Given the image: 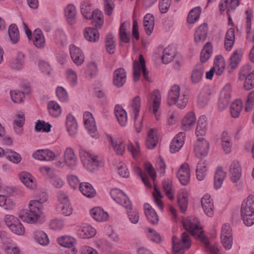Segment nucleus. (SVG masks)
<instances>
[{"label": "nucleus", "mask_w": 254, "mask_h": 254, "mask_svg": "<svg viewBox=\"0 0 254 254\" xmlns=\"http://www.w3.org/2000/svg\"><path fill=\"white\" fill-rule=\"evenodd\" d=\"M183 225L187 232H183L179 239L176 236L172 237V247L174 254H184L189 249L191 244L190 235L199 240L204 245L205 248L209 251L211 254H220L217 246H211L207 238L203 233L201 227L197 224V221L187 218L183 221Z\"/></svg>", "instance_id": "1"}, {"label": "nucleus", "mask_w": 254, "mask_h": 254, "mask_svg": "<svg viewBox=\"0 0 254 254\" xmlns=\"http://www.w3.org/2000/svg\"><path fill=\"white\" fill-rule=\"evenodd\" d=\"M83 120L85 127L91 133L95 132L96 127L92 114L88 112H85L83 116Z\"/></svg>", "instance_id": "34"}, {"label": "nucleus", "mask_w": 254, "mask_h": 254, "mask_svg": "<svg viewBox=\"0 0 254 254\" xmlns=\"http://www.w3.org/2000/svg\"><path fill=\"white\" fill-rule=\"evenodd\" d=\"M33 36V42L35 47L37 48H43L45 46V39L42 31L39 29H35Z\"/></svg>", "instance_id": "30"}, {"label": "nucleus", "mask_w": 254, "mask_h": 254, "mask_svg": "<svg viewBox=\"0 0 254 254\" xmlns=\"http://www.w3.org/2000/svg\"><path fill=\"white\" fill-rule=\"evenodd\" d=\"M64 162L70 168L73 169L77 164V158L74 154L73 149L67 147L64 152Z\"/></svg>", "instance_id": "17"}, {"label": "nucleus", "mask_w": 254, "mask_h": 254, "mask_svg": "<svg viewBox=\"0 0 254 254\" xmlns=\"http://www.w3.org/2000/svg\"><path fill=\"white\" fill-rule=\"evenodd\" d=\"M141 106V99L139 96H136L132 100L130 107L135 115V119L138 118Z\"/></svg>", "instance_id": "53"}, {"label": "nucleus", "mask_w": 254, "mask_h": 254, "mask_svg": "<svg viewBox=\"0 0 254 254\" xmlns=\"http://www.w3.org/2000/svg\"><path fill=\"white\" fill-rule=\"evenodd\" d=\"M33 157L41 161H52L56 157L55 154L49 149H41L36 151L33 154Z\"/></svg>", "instance_id": "14"}, {"label": "nucleus", "mask_w": 254, "mask_h": 254, "mask_svg": "<svg viewBox=\"0 0 254 254\" xmlns=\"http://www.w3.org/2000/svg\"><path fill=\"white\" fill-rule=\"evenodd\" d=\"M90 19H92L93 24L97 28H100L104 22L103 14L99 10H95L92 12Z\"/></svg>", "instance_id": "44"}, {"label": "nucleus", "mask_w": 254, "mask_h": 254, "mask_svg": "<svg viewBox=\"0 0 254 254\" xmlns=\"http://www.w3.org/2000/svg\"><path fill=\"white\" fill-rule=\"evenodd\" d=\"M79 190L82 193L87 197H93L96 194L95 190L92 186L88 183H80Z\"/></svg>", "instance_id": "38"}, {"label": "nucleus", "mask_w": 254, "mask_h": 254, "mask_svg": "<svg viewBox=\"0 0 254 254\" xmlns=\"http://www.w3.org/2000/svg\"><path fill=\"white\" fill-rule=\"evenodd\" d=\"M177 177L181 183L184 185H187L190 180V169L189 165L187 163L183 164L177 172Z\"/></svg>", "instance_id": "11"}, {"label": "nucleus", "mask_w": 254, "mask_h": 254, "mask_svg": "<svg viewBox=\"0 0 254 254\" xmlns=\"http://www.w3.org/2000/svg\"><path fill=\"white\" fill-rule=\"evenodd\" d=\"M250 65H244L240 70L239 79L242 81L245 80L244 87L246 90H250L254 87V70Z\"/></svg>", "instance_id": "6"}, {"label": "nucleus", "mask_w": 254, "mask_h": 254, "mask_svg": "<svg viewBox=\"0 0 254 254\" xmlns=\"http://www.w3.org/2000/svg\"><path fill=\"white\" fill-rule=\"evenodd\" d=\"M64 13L67 21L70 24H72L75 23L76 10L73 5L68 4L64 9Z\"/></svg>", "instance_id": "37"}, {"label": "nucleus", "mask_w": 254, "mask_h": 254, "mask_svg": "<svg viewBox=\"0 0 254 254\" xmlns=\"http://www.w3.org/2000/svg\"><path fill=\"white\" fill-rule=\"evenodd\" d=\"M201 205L205 213L208 216H211L213 214L214 204L210 196L205 194L201 200Z\"/></svg>", "instance_id": "15"}, {"label": "nucleus", "mask_w": 254, "mask_h": 254, "mask_svg": "<svg viewBox=\"0 0 254 254\" xmlns=\"http://www.w3.org/2000/svg\"><path fill=\"white\" fill-rule=\"evenodd\" d=\"M254 107V90L248 95L246 100L245 110L246 112L251 111Z\"/></svg>", "instance_id": "63"}, {"label": "nucleus", "mask_w": 254, "mask_h": 254, "mask_svg": "<svg viewBox=\"0 0 254 254\" xmlns=\"http://www.w3.org/2000/svg\"><path fill=\"white\" fill-rule=\"evenodd\" d=\"M21 181L28 188L34 189L36 184L33 180L32 176L28 172H22L19 174Z\"/></svg>", "instance_id": "29"}, {"label": "nucleus", "mask_w": 254, "mask_h": 254, "mask_svg": "<svg viewBox=\"0 0 254 254\" xmlns=\"http://www.w3.org/2000/svg\"><path fill=\"white\" fill-rule=\"evenodd\" d=\"M8 35L12 43H16L19 39V31L14 24H11L8 28Z\"/></svg>", "instance_id": "49"}, {"label": "nucleus", "mask_w": 254, "mask_h": 254, "mask_svg": "<svg viewBox=\"0 0 254 254\" xmlns=\"http://www.w3.org/2000/svg\"><path fill=\"white\" fill-rule=\"evenodd\" d=\"M207 171V165L206 161L204 160H200L197 163L196 169V175L199 181L204 179L206 176Z\"/></svg>", "instance_id": "41"}, {"label": "nucleus", "mask_w": 254, "mask_h": 254, "mask_svg": "<svg viewBox=\"0 0 254 254\" xmlns=\"http://www.w3.org/2000/svg\"><path fill=\"white\" fill-rule=\"evenodd\" d=\"M34 239L39 244L46 246L49 243L47 234L42 231H36L34 233Z\"/></svg>", "instance_id": "46"}, {"label": "nucleus", "mask_w": 254, "mask_h": 254, "mask_svg": "<svg viewBox=\"0 0 254 254\" xmlns=\"http://www.w3.org/2000/svg\"><path fill=\"white\" fill-rule=\"evenodd\" d=\"M213 67L216 70L217 75L220 76L222 74L225 68V63L222 56L218 55L215 57Z\"/></svg>", "instance_id": "36"}, {"label": "nucleus", "mask_w": 254, "mask_h": 254, "mask_svg": "<svg viewBox=\"0 0 254 254\" xmlns=\"http://www.w3.org/2000/svg\"><path fill=\"white\" fill-rule=\"evenodd\" d=\"M242 56V52L241 49H237L234 51L230 61V65L232 69H235L238 66Z\"/></svg>", "instance_id": "48"}, {"label": "nucleus", "mask_w": 254, "mask_h": 254, "mask_svg": "<svg viewBox=\"0 0 254 254\" xmlns=\"http://www.w3.org/2000/svg\"><path fill=\"white\" fill-rule=\"evenodd\" d=\"M29 207V212L21 211L19 214V217L27 223H35L42 215V209H40V204L34 201H30Z\"/></svg>", "instance_id": "4"}, {"label": "nucleus", "mask_w": 254, "mask_h": 254, "mask_svg": "<svg viewBox=\"0 0 254 254\" xmlns=\"http://www.w3.org/2000/svg\"><path fill=\"white\" fill-rule=\"evenodd\" d=\"M115 47L116 45L113 35L111 34H108L106 38V48L108 53L110 54H114Z\"/></svg>", "instance_id": "58"}, {"label": "nucleus", "mask_w": 254, "mask_h": 254, "mask_svg": "<svg viewBox=\"0 0 254 254\" xmlns=\"http://www.w3.org/2000/svg\"><path fill=\"white\" fill-rule=\"evenodd\" d=\"M76 233L80 238L87 239L95 235L96 230L90 225H85L79 228Z\"/></svg>", "instance_id": "21"}, {"label": "nucleus", "mask_w": 254, "mask_h": 254, "mask_svg": "<svg viewBox=\"0 0 254 254\" xmlns=\"http://www.w3.org/2000/svg\"><path fill=\"white\" fill-rule=\"evenodd\" d=\"M148 237L153 242L160 243L162 240L161 236L155 230L150 228H146Z\"/></svg>", "instance_id": "59"}, {"label": "nucleus", "mask_w": 254, "mask_h": 254, "mask_svg": "<svg viewBox=\"0 0 254 254\" xmlns=\"http://www.w3.org/2000/svg\"><path fill=\"white\" fill-rule=\"evenodd\" d=\"M5 156L8 160L14 163H18L21 160V157L19 154L11 150L6 152Z\"/></svg>", "instance_id": "60"}, {"label": "nucleus", "mask_w": 254, "mask_h": 254, "mask_svg": "<svg viewBox=\"0 0 254 254\" xmlns=\"http://www.w3.org/2000/svg\"><path fill=\"white\" fill-rule=\"evenodd\" d=\"M212 53V45L210 42H207L204 45L200 53V61L202 63L206 62L210 58Z\"/></svg>", "instance_id": "45"}, {"label": "nucleus", "mask_w": 254, "mask_h": 254, "mask_svg": "<svg viewBox=\"0 0 254 254\" xmlns=\"http://www.w3.org/2000/svg\"><path fill=\"white\" fill-rule=\"evenodd\" d=\"M225 177L226 173L222 168H219L216 170L214 176V186L216 189H218L221 187Z\"/></svg>", "instance_id": "40"}, {"label": "nucleus", "mask_w": 254, "mask_h": 254, "mask_svg": "<svg viewBox=\"0 0 254 254\" xmlns=\"http://www.w3.org/2000/svg\"><path fill=\"white\" fill-rule=\"evenodd\" d=\"M70 55L73 62L77 65H80L84 61V55L78 47L74 45L69 47Z\"/></svg>", "instance_id": "13"}, {"label": "nucleus", "mask_w": 254, "mask_h": 254, "mask_svg": "<svg viewBox=\"0 0 254 254\" xmlns=\"http://www.w3.org/2000/svg\"><path fill=\"white\" fill-rule=\"evenodd\" d=\"M91 4L89 2H83L81 5V11L83 16L86 19H90L91 17Z\"/></svg>", "instance_id": "61"}, {"label": "nucleus", "mask_w": 254, "mask_h": 254, "mask_svg": "<svg viewBox=\"0 0 254 254\" xmlns=\"http://www.w3.org/2000/svg\"><path fill=\"white\" fill-rule=\"evenodd\" d=\"M161 94L158 90H155L150 95L149 104L150 110L155 116L157 120L159 119V116L157 114L158 110L161 103Z\"/></svg>", "instance_id": "10"}, {"label": "nucleus", "mask_w": 254, "mask_h": 254, "mask_svg": "<svg viewBox=\"0 0 254 254\" xmlns=\"http://www.w3.org/2000/svg\"><path fill=\"white\" fill-rule=\"evenodd\" d=\"M179 85H173L168 92V103L170 106L176 105L180 109L185 108L189 101V96L185 93H181Z\"/></svg>", "instance_id": "2"}, {"label": "nucleus", "mask_w": 254, "mask_h": 254, "mask_svg": "<svg viewBox=\"0 0 254 254\" xmlns=\"http://www.w3.org/2000/svg\"><path fill=\"white\" fill-rule=\"evenodd\" d=\"M188 192L184 189L180 190L177 194L178 205L182 212H185L188 205Z\"/></svg>", "instance_id": "18"}, {"label": "nucleus", "mask_w": 254, "mask_h": 254, "mask_svg": "<svg viewBox=\"0 0 254 254\" xmlns=\"http://www.w3.org/2000/svg\"><path fill=\"white\" fill-rule=\"evenodd\" d=\"M47 108L49 114L54 118H57L62 114V108L55 101H50L48 104Z\"/></svg>", "instance_id": "33"}, {"label": "nucleus", "mask_w": 254, "mask_h": 254, "mask_svg": "<svg viewBox=\"0 0 254 254\" xmlns=\"http://www.w3.org/2000/svg\"><path fill=\"white\" fill-rule=\"evenodd\" d=\"M139 62L134 61L133 64V79L135 81H138L140 78V71L142 70L143 75L148 81H151L150 77L148 76V72L146 70L145 62L142 55L139 56Z\"/></svg>", "instance_id": "7"}, {"label": "nucleus", "mask_w": 254, "mask_h": 254, "mask_svg": "<svg viewBox=\"0 0 254 254\" xmlns=\"http://www.w3.org/2000/svg\"><path fill=\"white\" fill-rule=\"evenodd\" d=\"M209 94L208 91L203 90L201 91L198 97L197 104L200 107H204L208 103Z\"/></svg>", "instance_id": "54"}, {"label": "nucleus", "mask_w": 254, "mask_h": 254, "mask_svg": "<svg viewBox=\"0 0 254 254\" xmlns=\"http://www.w3.org/2000/svg\"><path fill=\"white\" fill-rule=\"evenodd\" d=\"M115 114L120 125L125 126L127 121V115L125 110L121 106L117 105L115 108Z\"/></svg>", "instance_id": "27"}, {"label": "nucleus", "mask_w": 254, "mask_h": 254, "mask_svg": "<svg viewBox=\"0 0 254 254\" xmlns=\"http://www.w3.org/2000/svg\"><path fill=\"white\" fill-rule=\"evenodd\" d=\"M209 144L208 142L203 138H198L195 142L194 151L197 158L205 157L209 150Z\"/></svg>", "instance_id": "9"}, {"label": "nucleus", "mask_w": 254, "mask_h": 254, "mask_svg": "<svg viewBox=\"0 0 254 254\" xmlns=\"http://www.w3.org/2000/svg\"><path fill=\"white\" fill-rule=\"evenodd\" d=\"M242 109V102L240 100H235L231 105L230 113L232 117L238 118Z\"/></svg>", "instance_id": "47"}, {"label": "nucleus", "mask_w": 254, "mask_h": 254, "mask_svg": "<svg viewBox=\"0 0 254 254\" xmlns=\"http://www.w3.org/2000/svg\"><path fill=\"white\" fill-rule=\"evenodd\" d=\"M51 126L48 123L44 121L38 120L35 126V129L36 131L48 132L51 130Z\"/></svg>", "instance_id": "57"}, {"label": "nucleus", "mask_w": 254, "mask_h": 254, "mask_svg": "<svg viewBox=\"0 0 254 254\" xmlns=\"http://www.w3.org/2000/svg\"><path fill=\"white\" fill-rule=\"evenodd\" d=\"M113 84L118 87H122L127 80V73L123 68H119L113 73Z\"/></svg>", "instance_id": "12"}, {"label": "nucleus", "mask_w": 254, "mask_h": 254, "mask_svg": "<svg viewBox=\"0 0 254 254\" xmlns=\"http://www.w3.org/2000/svg\"><path fill=\"white\" fill-rule=\"evenodd\" d=\"M241 215L244 223L247 226L254 224V196L249 195L242 202Z\"/></svg>", "instance_id": "3"}, {"label": "nucleus", "mask_w": 254, "mask_h": 254, "mask_svg": "<svg viewBox=\"0 0 254 254\" xmlns=\"http://www.w3.org/2000/svg\"><path fill=\"white\" fill-rule=\"evenodd\" d=\"M57 242L60 245L64 247H71L76 244V241L73 237L67 236L58 238Z\"/></svg>", "instance_id": "50"}, {"label": "nucleus", "mask_w": 254, "mask_h": 254, "mask_svg": "<svg viewBox=\"0 0 254 254\" xmlns=\"http://www.w3.org/2000/svg\"><path fill=\"white\" fill-rule=\"evenodd\" d=\"M107 138L109 143L112 145L116 153L118 155H122L125 150V146L124 144L121 140H116L114 141L111 135H108L107 136Z\"/></svg>", "instance_id": "35"}, {"label": "nucleus", "mask_w": 254, "mask_h": 254, "mask_svg": "<svg viewBox=\"0 0 254 254\" xmlns=\"http://www.w3.org/2000/svg\"><path fill=\"white\" fill-rule=\"evenodd\" d=\"M112 198L117 203L127 209L131 208L132 205L127 196L121 190L113 189L110 191Z\"/></svg>", "instance_id": "8"}, {"label": "nucleus", "mask_w": 254, "mask_h": 254, "mask_svg": "<svg viewBox=\"0 0 254 254\" xmlns=\"http://www.w3.org/2000/svg\"><path fill=\"white\" fill-rule=\"evenodd\" d=\"M235 30L230 28L228 29L224 38V47L226 51H230L233 47L235 42Z\"/></svg>", "instance_id": "25"}, {"label": "nucleus", "mask_w": 254, "mask_h": 254, "mask_svg": "<svg viewBox=\"0 0 254 254\" xmlns=\"http://www.w3.org/2000/svg\"><path fill=\"white\" fill-rule=\"evenodd\" d=\"M208 27L206 23L200 25L195 31L194 39L196 43L203 42L206 39L207 34Z\"/></svg>", "instance_id": "23"}, {"label": "nucleus", "mask_w": 254, "mask_h": 254, "mask_svg": "<svg viewBox=\"0 0 254 254\" xmlns=\"http://www.w3.org/2000/svg\"><path fill=\"white\" fill-rule=\"evenodd\" d=\"M158 142L157 132L155 129H151L148 133L147 138L146 140V146L148 149H152L155 147Z\"/></svg>", "instance_id": "39"}, {"label": "nucleus", "mask_w": 254, "mask_h": 254, "mask_svg": "<svg viewBox=\"0 0 254 254\" xmlns=\"http://www.w3.org/2000/svg\"><path fill=\"white\" fill-rule=\"evenodd\" d=\"M231 179L233 183H237L242 176V169L238 162L234 161L230 166Z\"/></svg>", "instance_id": "19"}, {"label": "nucleus", "mask_w": 254, "mask_h": 254, "mask_svg": "<svg viewBox=\"0 0 254 254\" xmlns=\"http://www.w3.org/2000/svg\"><path fill=\"white\" fill-rule=\"evenodd\" d=\"M204 72V66L199 64L196 65L192 69L191 75V81L192 83H199L202 79Z\"/></svg>", "instance_id": "24"}, {"label": "nucleus", "mask_w": 254, "mask_h": 254, "mask_svg": "<svg viewBox=\"0 0 254 254\" xmlns=\"http://www.w3.org/2000/svg\"><path fill=\"white\" fill-rule=\"evenodd\" d=\"M186 134L185 132H180L174 137L170 144V151L172 153L178 151L183 146L184 143Z\"/></svg>", "instance_id": "16"}, {"label": "nucleus", "mask_w": 254, "mask_h": 254, "mask_svg": "<svg viewBox=\"0 0 254 254\" xmlns=\"http://www.w3.org/2000/svg\"><path fill=\"white\" fill-rule=\"evenodd\" d=\"M57 211L65 216H69L72 212V208L70 203H59L57 207Z\"/></svg>", "instance_id": "55"}, {"label": "nucleus", "mask_w": 254, "mask_h": 254, "mask_svg": "<svg viewBox=\"0 0 254 254\" xmlns=\"http://www.w3.org/2000/svg\"><path fill=\"white\" fill-rule=\"evenodd\" d=\"M66 127L67 130L71 136H75L78 130V125L75 118L70 114L66 117Z\"/></svg>", "instance_id": "22"}, {"label": "nucleus", "mask_w": 254, "mask_h": 254, "mask_svg": "<svg viewBox=\"0 0 254 254\" xmlns=\"http://www.w3.org/2000/svg\"><path fill=\"white\" fill-rule=\"evenodd\" d=\"M163 189L168 197L172 200L174 198V192L172 189V182L165 180L162 182Z\"/></svg>", "instance_id": "51"}, {"label": "nucleus", "mask_w": 254, "mask_h": 254, "mask_svg": "<svg viewBox=\"0 0 254 254\" xmlns=\"http://www.w3.org/2000/svg\"><path fill=\"white\" fill-rule=\"evenodd\" d=\"M143 26L146 33L148 35H150L154 29V18L152 14L147 13L144 17Z\"/></svg>", "instance_id": "31"}, {"label": "nucleus", "mask_w": 254, "mask_h": 254, "mask_svg": "<svg viewBox=\"0 0 254 254\" xmlns=\"http://www.w3.org/2000/svg\"><path fill=\"white\" fill-rule=\"evenodd\" d=\"M174 52L173 50L168 47L166 48L163 51V54L162 57L163 62L164 64H168L171 62L174 57Z\"/></svg>", "instance_id": "56"}, {"label": "nucleus", "mask_w": 254, "mask_h": 254, "mask_svg": "<svg viewBox=\"0 0 254 254\" xmlns=\"http://www.w3.org/2000/svg\"><path fill=\"white\" fill-rule=\"evenodd\" d=\"M90 214L93 218L97 221H106L108 214L100 207L93 208L90 210Z\"/></svg>", "instance_id": "32"}, {"label": "nucleus", "mask_w": 254, "mask_h": 254, "mask_svg": "<svg viewBox=\"0 0 254 254\" xmlns=\"http://www.w3.org/2000/svg\"><path fill=\"white\" fill-rule=\"evenodd\" d=\"M19 219L17 217L12 215L7 214L4 217V223L10 229L13 230L14 226L13 224L17 223Z\"/></svg>", "instance_id": "62"}, {"label": "nucleus", "mask_w": 254, "mask_h": 254, "mask_svg": "<svg viewBox=\"0 0 254 254\" xmlns=\"http://www.w3.org/2000/svg\"><path fill=\"white\" fill-rule=\"evenodd\" d=\"M84 38L91 42H96L99 39L100 34L96 28L87 27L84 29Z\"/></svg>", "instance_id": "26"}, {"label": "nucleus", "mask_w": 254, "mask_h": 254, "mask_svg": "<svg viewBox=\"0 0 254 254\" xmlns=\"http://www.w3.org/2000/svg\"><path fill=\"white\" fill-rule=\"evenodd\" d=\"M201 10L199 7H195L191 9L189 12L187 21L190 24L194 23L199 18Z\"/></svg>", "instance_id": "52"}, {"label": "nucleus", "mask_w": 254, "mask_h": 254, "mask_svg": "<svg viewBox=\"0 0 254 254\" xmlns=\"http://www.w3.org/2000/svg\"><path fill=\"white\" fill-rule=\"evenodd\" d=\"M10 96L12 100L14 102L17 103L22 102L25 97L23 92L15 90L10 91Z\"/></svg>", "instance_id": "64"}, {"label": "nucleus", "mask_w": 254, "mask_h": 254, "mask_svg": "<svg viewBox=\"0 0 254 254\" xmlns=\"http://www.w3.org/2000/svg\"><path fill=\"white\" fill-rule=\"evenodd\" d=\"M79 153L83 165L87 170L94 172L98 169L99 161L96 156L82 148L79 149Z\"/></svg>", "instance_id": "5"}, {"label": "nucleus", "mask_w": 254, "mask_h": 254, "mask_svg": "<svg viewBox=\"0 0 254 254\" xmlns=\"http://www.w3.org/2000/svg\"><path fill=\"white\" fill-rule=\"evenodd\" d=\"M24 121L25 118L23 113L17 115L16 119L13 122L14 129L16 134L18 135L22 134Z\"/></svg>", "instance_id": "42"}, {"label": "nucleus", "mask_w": 254, "mask_h": 254, "mask_svg": "<svg viewBox=\"0 0 254 254\" xmlns=\"http://www.w3.org/2000/svg\"><path fill=\"white\" fill-rule=\"evenodd\" d=\"M195 115L192 112H189L183 119L182 127L184 130H189L195 123Z\"/></svg>", "instance_id": "28"}, {"label": "nucleus", "mask_w": 254, "mask_h": 254, "mask_svg": "<svg viewBox=\"0 0 254 254\" xmlns=\"http://www.w3.org/2000/svg\"><path fill=\"white\" fill-rule=\"evenodd\" d=\"M145 215L148 221L152 224H157L159 221V217L152 206L146 203L144 205Z\"/></svg>", "instance_id": "20"}, {"label": "nucleus", "mask_w": 254, "mask_h": 254, "mask_svg": "<svg viewBox=\"0 0 254 254\" xmlns=\"http://www.w3.org/2000/svg\"><path fill=\"white\" fill-rule=\"evenodd\" d=\"M207 128V121L205 116H201L197 122L195 133L197 136L204 135Z\"/></svg>", "instance_id": "43"}]
</instances>
